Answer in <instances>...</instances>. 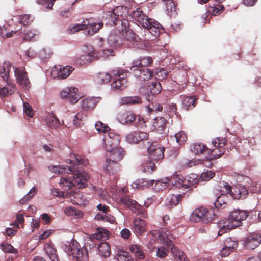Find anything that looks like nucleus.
<instances>
[{
  "label": "nucleus",
  "mask_w": 261,
  "mask_h": 261,
  "mask_svg": "<svg viewBox=\"0 0 261 261\" xmlns=\"http://www.w3.org/2000/svg\"><path fill=\"white\" fill-rule=\"evenodd\" d=\"M64 250L76 261H87L89 259L86 246H81L75 240L72 239L69 245H65Z\"/></svg>",
  "instance_id": "obj_5"
},
{
  "label": "nucleus",
  "mask_w": 261,
  "mask_h": 261,
  "mask_svg": "<svg viewBox=\"0 0 261 261\" xmlns=\"http://www.w3.org/2000/svg\"><path fill=\"white\" fill-rule=\"evenodd\" d=\"M11 68V64L9 62H5L0 66V75L8 84H9L8 81Z\"/></svg>",
  "instance_id": "obj_29"
},
{
  "label": "nucleus",
  "mask_w": 261,
  "mask_h": 261,
  "mask_svg": "<svg viewBox=\"0 0 261 261\" xmlns=\"http://www.w3.org/2000/svg\"><path fill=\"white\" fill-rule=\"evenodd\" d=\"M150 234L158 237L164 244L170 248L171 254L176 261H187L184 253L173 244V240L175 239V237L170 231L152 230Z\"/></svg>",
  "instance_id": "obj_3"
},
{
  "label": "nucleus",
  "mask_w": 261,
  "mask_h": 261,
  "mask_svg": "<svg viewBox=\"0 0 261 261\" xmlns=\"http://www.w3.org/2000/svg\"><path fill=\"white\" fill-rule=\"evenodd\" d=\"M149 134L147 132L136 130L127 134L125 137L126 141L130 144H138L149 139Z\"/></svg>",
  "instance_id": "obj_16"
},
{
  "label": "nucleus",
  "mask_w": 261,
  "mask_h": 261,
  "mask_svg": "<svg viewBox=\"0 0 261 261\" xmlns=\"http://www.w3.org/2000/svg\"><path fill=\"white\" fill-rule=\"evenodd\" d=\"M227 143V139L223 137H217L213 139L212 144L213 148H208L207 150L208 159L214 160L220 158L225 152V146Z\"/></svg>",
  "instance_id": "obj_7"
},
{
  "label": "nucleus",
  "mask_w": 261,
  "mask_h": 261,
  "mask_svg": "<svg viewBox=\"0 0 261 261\" xmlns=\"http://www.w3.org/2000/svg\"><path fill=\"white\" fill-rule=\"evenodd\" d=\"M166 123L165 118L162 117H157L154 119L153 126L157 130L162 131L166 127Z\"/></svg>",
  "instance_id": "obj_41"
},
{
  "label": "nucleus",
  "mask_w": 261,
  "mask_h": 261,
  "mask_svg": "<svg viewBox=\"0 0 261 261\" xmlns=\"http://www.w3.org/2000/svg\"><path fill=\"white\" fill-rule=\"evenodd\" d=\"M166 181H162L160 180H156L155 182V185L154 186V189L155 191H162L165 189L167 187H168L169 185L168 180Z\"/></svg>",
  "instance_id": "obj_52"
},
{
  "label": "nucleus",
  "mask_w": 261,
  "mask_h": 261,
  "mask_svg": "<svg viewBox=\"0 0 261 261\" xmlns=\"http://www.w3.org/2000/svg\"><path fill=\"white\" fill-rule=\"evenodd\" d=\"M228 221H227V220H226L224 222V225L221 227V228L218 231V234L219 236H222L224 233L227 232V231L234 229L233 228H229V227H228Z\"/></svg>",
  "instance_id": "obj_64"
},
{
  "label": "nucleus",
  "mask_w": 261,
  "mask_h": 261,
  "mask_svg": "<svg viewBox=\"0 0 261 261\" xmlns=\"http://www.w3.org/2000/svg\"><path fill=\"white\" fill-rule=\"evenodd\" d=\"M14 73L17 82L19 85L25 89L31 87V84L24 68H16Z\"/></svg>",
  "instance_id": "obj_14"
},
{
  "label": "nucleus",
  "mask_w": 261,
  "mask_h": 261,
  "mask_svg": "<svg viewBox=\"0 0 261 261\" xmlns=\"http://www.w3.org/2000/svg\"><path fill=\"white\" fill-rule=\"evenodd\" d=\"M46 121L48 126L51 128L57 129L60 125L59 120L54 115L48 116Z\"/></svg>",
  "instance_id": "obj_45"
},
{
  "label": "nucleus",
  "mask_w": 261,
  "mask_h": 261,
  "mask_svg": "<svg viewBox=\"0 0 261 261\" xmlns=\"http://www.w3.org/2000/svg\"><path fill=\"white\" fill-rule=\"evenodd\" d=\"M261 243V236L257 234H251L244 239V246L248 249H254Z\"/></svg>",
  "instance_id": "obj_20"
},
{
  "label": "nucleus",
  "mask_w": 261,
  "mask_h": 261,
  "mask_svg": "<svg viewBox=\"0 0 261 261\" xmlns=\"http://www.w3.org/2000/svg\"><path fill=\"white\" fill-rule=\"evenodd\" d=\"M126 153L123 148L120 146L110 152L109 159H112L117 162H120L125 156Z\"/></svg>",
  "instance_id": "obj_28"
},
{
  "label": "nucleus",
  "mask_w": 261,
  "mask_h": 261,
  "mask_svg": "<svg viewBox=\"0 0 261 261\" xmlns=\"http://www.w3.org/2000/svg\"><path fill=\"white\" fill-rule=\"evenodd\" d=\"M153 62V60L151 57L149 56L141 57L139 59L133 61V66H141L143 67H147L150 66Z\"/></svg>",
  "instance_id": "obj_30"
},
{
  "label": "nucleus",
  "mask_w": 261,
  "mask_h": 261,
  "mask_svg": "<svg viewBox=\"0 0 261 261\" xmlns=\"http://www.w3.org/2000/svg\"><path fill=\"white\" fill-rule=\"evenodd\" d=\"M182 198V194L171 195L167 198L168 203L171 206H176L181 201Z\"/></svg>",
  "instance_id": "obj_43"
},
{
  "label": "nucleus",
  "mask_w": 261,
  "mask_h": 261,
  "mask_svg": "<svg viewBox=\"0 0 261 261\" xmlns=\"http://www.w3.org/2000/svg\"><path fill=\"white\" fill-rule=\"evenodd\" d=\"M20 23L23 25L29 24L32 20V17L30 15L24 14L19 17Z\"/></svg>",
  "instance_id": "obj_56"
},
{
  "label": "nucleus",
  "mask_w": 261,
  "mask_h": 261,
  "mask_svg": "<svg viewBox=\"0 0 261 261\" xmlns=\"http://www.w3.org/2000/svg\"><path fill=\"white\" fill-rule=\"evenodd\" d=\"M129 250L133 253L136 257L143 259L145 258V253L143 251V247L139 245L133 244L129 247Z\"/></svg>",
  "instance_id": "obj_33"
},
{
  "label": "nucleus",
  "mask_w": 261,
  "mask_h": 261,
  "mask_svg": "<svg viewBox=\"0 0 261 261\" xmlns=\"http://www.w3.org/2000/svg\"><path fill=\"white\" fill-rule=\"evenodd\" d=\"M129 18L132 21H134L138 25H141L142 27L147 26V22L151 18L144 13L141 7H137L135 9H130Z\"/></svg>",
  "instance_id": "obj_10"
},
{
  "label": "nucleus",
  "mask_w": 261,
  "mask_h": 261,
  "mask_svg": "<svg viewBox=\"0 0 261 261\" xmlns=\"http://www.w3.org/2000/svg\"><path fill=\"white\" fill-rule=\"evenodd\" d=\"M143 171L144 172H151L154 171L156 169L155 162L150 161L143 164Z\"/></svg>",
  "instance_id": "obj_49"
},
{
  "label": "nucleus",
  "mask_w": 261,
  "mask_h": 261,
  "mask_svg": "<svg viewBox=\"0 0 261 261\" xmlns=\"http://www.w3.org/2000/svg\"><path fill=\"white\" fill-rule=\"evenodd\" d=\"M77 92V88L67 87L61 92L60 95L62 98L66 99L70 103L75 104L80 98Z\"/></svg>",
  "instance_id": "obj_17"
},
{
  "label": "nucleus",
  "mask_w": 261,
  "mask_h": 261,
  "mask_svg": "<svg viewBox=\"0 0 261 261\" xmlns=\"http://www.w3.org/2000/svg\"><path fill=\"white\" fill-rule=\"evenodd\" d=\"M74 68L70 66H60L58 71L57 77L60 79H65L68 77Z\"/></svg>",
  "instance_id": "obj_32"
},
{
  "label": "nucleus",
  "mask_w": 261,
  "mask_h": 261,
  "mask_svg": "<svg viewBox=\"0 0 261 261\" xmlns=\"http://www.w3.org/2000/svg\"><path fill=\"white\" fill-rule=\"evenodd\" d=\"M149 90L151 96L149 95L146 97V99L149 101L154 95L160 93L161 91V86L159 83L152 82L149 86Z\"/></svg>",
  "instance_id": "obj_39"
},
{
  "label": "nucleus",
  "mask_w": 261,
  "mask_h": 261,
  "mask_svg": "<svg viewBox=\"0 0 261 261\" xmlns=\"http://www.w3.org/2000/svg\"><path fill=\"white\" fill-rule=\"evenodd\" d=\"M215 175V173L213 171L206 170L203 172L200 176V178L202 180L208 181L214 177Z\"/></svg>",
  "instance_id": "obj_54"
},
{
  "label": "nucleus",
  "mask_w": 261,
  "mask_h": 261,
  "mask_svg": "<svg viewBox=\"0 0 261 261\" xmlns=\"http://www.w3.org/2000/svg\"><path fill=\"white\" fill-rule=\"evenodd\" d=\"M218 210H208L204 206L196 208L190 215L191 221L197 222L201 221L207 223L213 221L217 216Z\"/></svg>",
  "instance_id": "obj_6"
},
{
  "label": "nucleus",
  "mask_w": 261,
  "mask_h": 261,
  "mask_svg": "<svg viewBox=\"0 0 261 261\" xmlns=\"http://www.w3.org/2000/svg\"><path fill=\"white\" fill-rule=\"evenodd\" d=\"M127 80L125 77L115 80L111 84V87L115 91H121L127 86Z\"/></svg>",
  "instance_id": "obj_26"
},
{
  "label": "nucleus",
  "mask_w": 261,
  "mask_h": 261,
  "mask_svg": "<svg viewBox=\"0 0 261 261\" xmlns=\"http://www.w3.org/2000/svg\"><path fill=\"white\" fill-rule=\"evenodd\" d=\"M120 203L124 206L130 208L132 211L134 210L136 206H139V204L128 196L122 197L120 199Z\"/></svg>",
  "instance_id": "obj_31"
},
{
  "label": "nucleus",
  "mask_w": 261,
  "mask_h": 261,
  "mask_svg": "<svg viewBox=\"0 0 261 261\" xmlns=\"http://www.w3.org/2000/svg\"><path fill=\"white\" fill-rule=\"evenodd\" d=\"M103 25L102 22H97L94 18H90L83 20L81 24L69 26L67 29V32L69 34H74L81 30L89 28L85 34L92 36L101 29Z\"/></svg>",
  "instance_id": "obj_4"
},
{
  "label": "nucleus",
  "mask_w": 261,
  "mask_h": 261,
  "mask_svg": "<svg viewBox=\"0 0 261 261\" xmlns=\"http://www.w3.org/2000/svg\"><path fill=\"white\" fill-rule=\"evenodd\" d=\"M55 0H37L38 4L44 6V7L48 10L52 9L54 4V2Z\"/></svg>",
  "instance_id": "obj_60"
},
{
  "label": "nucleus",
  "mask_w": 261,
  "mask_h": 261,
  "mask_svg": "<svg viewBox=\"0 0 261 261\" xmlns=\"http://www.w3.org/2000/svg\"><path fill=\"white\" fill-rule=\"evenodd\" d=\"M136 116L129 111L120 113L118 115V119L123 124H130L136 120Z\"/></svg>",
  "instance_id": "obj_24"
},
{
  "label": "nucleus",
  "mask_w": 261,
  "mask_h": 261,
  "mask_svg": "<svg viewBox=\"0 0 261 261\" xmlns=\"http://www.w3.org/2000/svg\"><path fill=\"white\" fill-rule=\"evenodd\" d=\"M98 233L92 234V236L89 238L85 243L86 247L89 246L90 248H97V244H99V240H103L108 237V231L103 233L100 230V228L98 229Z\"/></svg>",
  "instance_id": "obj_19"
},
{
  "label": "nucleus",
  "mask_w": 261,
  "mask_h": 261,
  "mask_svg": "<svg viewBox=\"0 0 261 261\" xmlns=\"http://www.w3.org/2000/svg\"><path fill=\"white\" fill-rule=\"evenodd\" d=\"M165 148L161 144L154 142L148 148L149 158L150 160L155 163L161 162L164 158Z\"/></svg>",
  "instance_id": "obj_11"
},
{
  "label": "nucleus",
  "mask_w": 261,
  "mask_h": 261,
  "mask_svg": "<svg viewBox=\"0 0 261 261\" xmlns=\"http://www.w3.org/2000/svg\"><path fill=\"white\" fill-rule=\"evenodd\" d=\"M44 249L46 254L52 261H59L56 249L51 244H46Z\"/></svg>",
  "instance_id": "obj_38"
},
{
  "label": "nucleus",
  "mask_w": 261,
  "mask_h": 261,
  "mask_svg": "<svg viewBox=\"0 0 261 261\" xmlns=\"http://www.w3.org/2000/svg\"><path fill=\"white\" fill-rule=\"evenodd\" d=\"M142 102V99L140 96H128L122 98L120 103L121 105H136Z\"/></svg>",
  "instance_id": "obj_35"
},
{
  "label": "nucleus",
  "mask_w": 261,
  "mask_h": 261,
  "mask_svg": "<svg viewBox=\"0 0 261 261\" xmlns=\"http://www.w3.org/2000/svg\"><path fill=\"white\" fill-rule=\"evenodd\" d=\"M86 117V115L83 114L81 113H78L74 117L73 119V124L76 126H80L83 124V121Z\"/></svg>",
  "instance_id": "obj_50"
},
{
  "label": "nucleus",
  "mask_w": 261,
  "mask_h": 261,
  "mask_svg": "<svg viewBox=\"0 0 261 261\" xmlns=\"http://www.w3.org/2000/svg\"><path fill=\"white\" fill-rule=\"evenodd\" d=\"M198 184V179L195 177V175H192V176H187L183 179L178 181L177 183L175 184L177 188H183L184 189L190 188L192 186H196Z\"/></svg>",
  "instance_id": "obj_21"
},
{
  "label": "nucleus",
  "mask_w": 261,
  "mask_h": 261,
  "mask_svg": "<svg viewBox=\"0 0 261 261\" xmlns=\"http://www.w3.org/2000/svg\"><path fill=\"white\" fill-rule=\"evenodd\" d=\"M99 99L96 97H87L81 100L82 108L84 110L93 109L99 102Z\"/></svg>",
  "instance_id": "obj_25"
},
{
  "label": "nucleus",
  "mask_w": 261,
  "mask_h": 261,
  "mask_svg": "<svg viewBox=\"0 0 261 261\" xmlns=\"http://www.w3.org/2000/svg\"><path fill=\"white\" fill-rule=\"evenodd\" d=\"M129 10L126 6H116L111 11H108L105 14L104 17L107 21V23L116 27L119 30L129 33L131 38L134 39L135 33H133L132 31L129 30L130 27V22L128 20Z\"/></svg>",
  "instance_id": "obj_2"
},
{
  "label": "nucleus",
  "mask_w": 261,
  "mask_h": 261,
  "mask_svg": "<svg viewBox=\"0 0 261 261\" xmlns=\"http://www.w3.org/2000/svg\"><path fill=\"white\" fill-rule=\"evenodd\" d=\"M147 224L146 222L140 218L134 219L132 225V230L137 235H141L146 231Z\"/></svg>",
  "instance_id": "obj_22"
},
{
  "label": "nucleus",
  "mask_w": 261,
  "mask_h": 261,
  "mask_svg": "<svg viewBox=\"0 0 261 261\" xmlns=\"http://www.w3.org/2000/svg\"><path fill=\"white\" fill-rule=\"evenodd\" d=\"M111 75L107 72L98 73L97 80L99 83H107L111 80Z\"/></svg>",
  "instance_id": "obj_47"
},
{
  "label": "nucleus",
  "mask_w": 261,
  "mask_h": 261,
  "mask_svg": "<svg viewBox=\"0 0 261 261\" xmlns=\"http://www.w3.org/2000/svg\"><path fill=\"white\" fill-rule=\"evenodd\" d=\"M176 142L180 145L184 144L187 139V136L184 131H180L175 135Z\"/></svg>",
  "instance_id": "obj_51"
},
{
  "label": "nucleus",
  "mask_w": 261,
  "mask_h": 261,
  "mask_svg": "<svg viewBox=\"0 0 261 261\" xmlns=\"http://www.w3.org/2000/svg\"><path fill=\"white\" fill-rule=\"evenodd\" d=\"M64 212L67 215L71 216H77L80 213V212L79 210L70 206L66 207L64 210Z\"/></svg>",
  "instance_id": "obj_59"
},
{
  "label": "nucleus",
  "mask_w": 261,
  "mask_h": 261,
  "mask_svg": "<svg viewBox=\"0 0 261 261\" xmlns=\"http://www.w3.org/2000/svg\"><path fill=\"white\" fill-rule=\"evenodd\" d=\"M98 249L99 254L105 257L110 256L111 253V249L109 244L105 242H100L97 244V248Z\"/></svg>",
  "instance_id": "obj_36"
},
{
  "label": "nucleus",
  "mask_w": 261,
  "mask_h": 261,
  "mask_svg": "<svg viewBox=\"0 0 261 261\" xmlns=\"http://www.w3.org/2000/svg\"><path fill=\"white\" fill-rule=\"evenodd\" d=\"M196 100L194 96L186 97L182 100L183 107L186 110H191L196 106Z\"/></svg>",
  "instance_id": "obj_34"
},
{
  "label": "nucleus",
  "mask_w": 261,
  "mask_h": 261,
  "mask_svg": "<svg viewBox=\"0 0 261 261\" xmlns=\"http://www.w3.org/2000/svg\"><path fill=\"white\" fill-rule=\"evenodd\" d=\"M95 57L93 53L85 54L80 56L75 60V63L79 66L88 64L94 60Z\"/></svg>",
  "instance_id": "obj_27"
},
{
  "label": "nucleus",
  "mask_w": 261,
  "mask_h": 261,
  "mask_svg": "<svg viewBox=\"0 0 261 261\" xmlns=\"http://www.w3.org/2000/svg\"><path fill=\"white\" fill-rule=\"evenodd\" d=\"M169 250L164 247H161L158 248L156 255L160 258L165 257L168 254Z\"/></svg>",
  "instance_id": "obj_57"
},
{
  "label": "nucleus",
  "mask_w": 261,
  "mask_h": 261,
  "mask_svg": "<svg viewBox=\"0 0 261 261\" xmlns=\"http://www.w3.org/2000/svg\"><path fill=\"white\" fill-rule=\"evenodd\" d=\"M23 106L24 112L26 115L30 118L32 117L34 115V112L30 105L28 102H23Z\"/></svg>",
  "instance_id": "obj_58"
},
{
  "label": "nucleus",
  "mask_w": 261,
  "mask_h": 261,
  "mask_svg": "<svg viewBox=\"0 0 261 261\" xmlns=\"http://www.w3.org/2000/svg\"><path fill=\"white\" fill-rule=\"evenodd\" d=\"M238 246V241L233 240L231 238H228L224 241V246L228 249H231L232 251H233Z\"/></svg>",
  "instance_id": "obj_48"
},
{
  "label": "nucleus",
  "mask_w": 261,
  "mask_h": 261,
  "mask_svg": "<svg viewBox=\"0 0 261 261\" xmlns=\"http://www.w3.org/2000/svg\"><path fill=\"white\" fill-rule=\"evenodd\" d=\"M117 256L118 261H134L133 258L126 252L122 251L119 253Z\"/></svg>",
  "instance_id": "obj_55"
},
{
  "label": "nucleus",
  "mask_w": 261,
  "mask_h": 261,
  "mask_svg": "<svg viewBox=\"0 0 261 261\" xmlns=\"http://www.w3.org/2000/svg\"><path fill=\"white\" fill-rule=\"evenodd\" d=\"M249 213L247 211L235 210L232 211L228 218L226 219L229 228H235L242 224V221L246 220L248 216Z\"/></svg>",
  "instance_id": "obj_8"
},
{
  "label": "nucleus",
  "mask_w": 261,
  "mask_h": 261,
  "mask_svg": "<svg viewBox=\"0 0 261 261\" xmlns=\"http://www.w3.org/2000/svg\"><path fill=\"white\" fill-rule=\"evenodd\" d=\"M103 168L109 175L110 180L117 181L119 178L118 173L120 171V164L118 162L108 158L106 160Z\"/></svg>",
  "instance_id": "obj_12"
},
{
  "label": "nucleus",
  "mask_w": 261,
  "mask_h": 261,
  "mask_svg": "<svg viewBox=\"0 0 261 261\" xmlns=\"http://www.w3.org/2000/svg\"><path fill=\"white\" fill-rule=\"evenodd\" d=\"M97 208L101 212L98 213L95 215V219L96 220L110 223L114 221V217L108 214V212L110 211L109 206L100 203L97 205Z\"/></svg>",
  "instance_id": "obj_18"
},
{
  "label": "nucleus",
  "mask_w": 261,
  "mask_h": 261,
  "mask_svg": "<svg viewBox=\"0 0 261 261\" xmlns=\"http://www.w3.org/2000/svg\"><path fill=\"white\" fill-rule=\"evenodd\" d=\"M74 159L67 160L70 164L68 168L64 166H50L48 169L53 173L58 174L67 173L71 175L69 178L62 177L60 179V186L64 190L69 191L72 189L74 186H78L80 188H83L87 184L88 175L84 170L80 167V165H86L88 163V160L85 157L73 154Z\"/></svg>",
  "instance_id": "obj_1"
},
{
  "label": "nucleus",
  "mask_w": 261,
  "mask_h": 261,
  "mask_svg": "<svg viewBox=\"0 0 261 261\" xmlns=\"http://www.w3.org/2000/svg\"><path fill=\"white\" fill-rule=\"evenodd\" d=\"M221 3H216L210 6L208 11L213 15L220 14L224 10L225 7L223 5H220Z\"/></svg>",
  "instance_id": "obj_42"
},
{
  "label": "nucleus",
  "mask_w": 261,
  "mask_h": 261,
  "mask_svg": "<svg viewBox=\"0 0 261 261\" xmlns=\"http://www.w3.org/2000/svg\"><path fill=\"white\" fill-rule=\"evenodd\" d=\"M147 23V26L143 27V28L147 29L155 37L159 36L161 31L164 30L161 24L152 18H150Z\"/></svg>",
  "instance_id": "obj_23"
},
{
  "label": "nucleus",
  "mask_w": 261,
  "mask_h": 261,
  "mask_svg": "<svg viewBox=\"0 0 261 261\" xmlns=\"http://www.w3.org/2000/svg\"><path fill=\"white\" fill-rule=\"evenodd\" d=\"M227 197L225 194H222L218 196L214 203V205L216 208H218L221 207L223 205L224 207L225 205L227 204Z\"/></svg>",
  "instance_id": "obj_44"
},
{
  "label": "nucleus",
  "mask_w": 261,
  "mask_h": 261,
  "mask_svg": "<svg viewBox=\"0 0 261 261\" xmlns=\"http://www.w3.org/2000/svg\"><path fill=\"white\" fill-rule=\"evenodd\" d=\"M168 72L166 70L160 68L158 69L156 71V75L159 78V79H165L167 77Z\"/></svg>",
  "instance_id": "obj_63"
},
{
  "label": "nucleus",
  "mask_w": 261,
  "mask_h": 261,
  "mask_svg": "<svg viewBox=\"0 0 261 261\" xmlns=\"http://www.w3.org/2000/svg\"><path fill=\"white\" fill-rule=\"evenodd\" d=\"M120 137L119 135L112 132H109L103 140V147L107 152H111L117 148L119 144Z\"/></svg>",
  "instance_id": "obj_13"
},
{
  "label": "nucleus",
  "mask_w": 261,
  "mask_h": 261,
  "mask_svg": "<svg viewBox=\"0 0 261 261\" xmlns=\"http://www.w3.org/2000/svg\"><path fill=\"white\" fill-rule=\"evenodd\" d=\"M120 37L115 34H111L109 35L107 38V42L109 46L116 47L119 46L121 43Z\"/></svg>",
  "instance_id": "obj_40"
},
{
  "label": "nucleus",
  "mask_w": 261,
  "mask_h": 261,
  "mask_svg": "<svg viewBox=\"0 0 261 261\" xmlns=\"http://www.w3.org/2000/svg\"><path fill=\"white\" fill-rule=\"evenodd\" d=\"M130 70L136 78L140 81H148L153 76V72L150 69L141 66H132Z\"/></svg>",
  "instance_id": "obj_15"
},
{
  "label": "nucleus",
  "mask_w": 261,
  "mask_h": 261,
  "mask_svg": "<svg viewBox=\"0 0 261 261\" xmlns=\"http://www.w3.org/2000/svg\"><path fill=\"white\" fill-rule=\"evenodd\" d=\"M95 127L99 132L106 133L110 130V128L108 126L99 121L96 122Z\"/></svg>",
  "instance_id": "obj_53"
},
{
  "label": "nucleus",
  "mask_w": 261,
  "mask_h": 261,
  "mask_svg": "<svg viewBox=\"0 0 261 261\" xmlns=\"http://www.w3.org/2000/svg\"><path fill=\"white\" fill-rule=\"evenodd\" d=\"M1 246L2 250L5 252L14 253L15 250L14 248L10 244L2 243Z\"/></svg>",
  "instance_id": "obj_61"
},
{
  "label": "nucleus",
  "mask_w": 261,
  "mask_h": 261,
  "mask_svg": "<svg viewBox=\"0 0 261 261\" xmlns=\"http://www.w3.org/2000/svg\"><path fill=\"white\" fill-rule=\"evenodd\" d=\"M133 212L135 213H139L144 218H146L147 217V210L139 204L138 207L136 206Z\"/></svg>",
  "instance_id": "obj_62"
},
{
  "label": "nucleus",
  "mask_w": 261,
  "mask_h": 261,
  "mask_svg": "<svg viewBox=\"0 0 261 261\" xmlns=\"http://www.w3.org/2000/svg\"><path fill=\"white\" fill-rule=\"evenodd\" d=\"M190 149L191 151L196 155L203 153L204 152H207L208 150V148L202 143L193 144L191 145Z\"/></svg>",
  "instance_id": "obj_37"
},
{
  "label": "nucleus",
  "mask_w": 261,
  "mask_h": 261,
  "mask_svg": "<svg viewBox=\"0 0 261 261\" xmlns=\"http://www.w3.org/2000/svg\"><path fill=\"white\" fill-rule=\"evenodd\" d=\"M226 193L229 194L233 199H243L247 197L249 192L247 189L243 185L238 184L233 187L232 190L230 185L228 183L224 185Z\"/></svg>",
  "instance_id": "obj_9"
},
{
  "label": "nucleus",
  "mask_w": 261,
  "mask_h": 261,
  "mask_svg": "<svg viewBox=\"0 0 261 261\" xmlns=\"http://www.w3.org/2000/svg\"><path fill=\"white\" fill-rule=\"evenodd\" d=\"M37 189L35 187H33L23 197V198L19 200L20 203L21 204H24L28 201L34 197V196L37 193Z\"/></svg>",
  "instance_id": "obj_46"
}]
</instances>
